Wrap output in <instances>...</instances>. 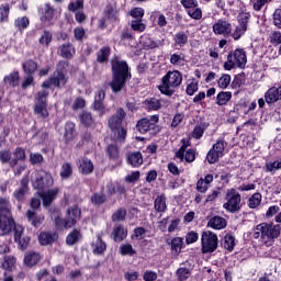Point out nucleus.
<instances>
[{"label": "nucleus", "mask_w": 281, "mask_h": 281, "mask_svg": "<svg viewBox=\"0 0 281 281\" xmlns=\"http://www.w3.org/2000/svg\"><path fill=\"white\" fill-rule=\"evenodd\" d=\"M30 178L24 177L20 181V188L15 189L13 192V196L16 201H25V195L27 194L30 187Z\"/></svg>", "instance_id": "4468645a"}, {"label": "nucleus", "mask_w": 281, "mask_h": 281, "mask_svg": "<svg viewBox=\"0 0 281 281\" xmlns=\"http://www.w3.org/2000/svg\"><path fill=\"white\" fill-rule=\"evenodd\" d=\"M41 261V255L38 252H29L24 257V262L27 267H34V265H38Z\"/></svg>", "instance_id": "a878e982"}, {"label": "nucleus", "mask_w": 281, "mask_h": 281, "mask_svg": "<svg viewBox=\"0 0 281 281\" xmlns=\"http://www.w3.org/2000/svg\"><path fill=\"white\" fill-rule=\"evenodd\" d=\"M139 177H142V173L139 171H134L125 178V181L126 183H135V181H138Z\"/></svg>", "instance_id": "0e129e2a"}, {"label": "nucleus", "mask_w": 281, "mask_h": 281, "mask_svg": "<svg viewBox=\"0 0 281 281\" xmlns=\"http://www.w3.org/2000/svg\"><path fill=\"white\" fill-rule=\"evenodd\" d=\"M85 7V0H76L68 5L70 12H79Z\"/></svg>", "instance_id": "09e8293b"}, {"label": "nucleus", "mask_w": 281, "mask_h": 281, "mask_svg": "<svg viewBox=\"0 0 281 281\" xmlns=\"http://www.w3.org/2000/svg\"><path fill=\"white\" fill-rule=\"evenodd\" d=\"M202 254H214L218 249V236L210 231L203 232L201 237Z\"/></svg>", "instance_id": "6e6552de"}, {"label": "nucleus", "mask_w": 281, "mask_h": 281, "mask_svg": "<svg viewBox=\"0 0 281 281\" xmlns=\"http://www.w3.org/2000/svg\"><path fill=\"white\" fill-rule=\"evenodd\" d=\"M74 175V170L71 169V164L64 162L61 166L60 177L61 179H69Z\"/></svg>", "instance_id": "4c0bfd02"}, {"label": "nucleus", "mask_w": 281, "mask_h": 281, "mask_svg": "<svg viewBox=\"0 0 281 281\" xmlns=\"http://www.w3.org/2000/svg\"><path fill=\"white\" fill-rule=\"evenodd\" d=\"M49 97V92L46 90H42L35 94V106L34 111L38 117L45 120V117L49 116V112L47 111V98Z\"/></svg>", "instance_id": "9d476101"}, {"label": "nucleus", "mask_w": 281, "mask_h": 281, "mask_svg": "<svg viewBox=\"0 0 281 281\" xmlns=\"http://www.w3.org/2000/svg\"><path fill=\"white\" fill-rule=\"evenodd\" d=\"M112 236L115 243H122V240L128 236V231H126L122 225H116L113 227Z\"/></svg>", "instance_id": "aec40b11"}, {"label": "nucleus", "mask_w": 281, "mask_h": 281, "mask_svg": "<svg viewBox=\"0 0 281 281\" xmlns=\"http://www.w3.org/2000/svg\"><path fill=\"white\" fill-rule=\"evenodd\" d=\"M144 106L146 111H159V109H161V101L150 98L144 101Z\"/></svg>", "instance_id": "393cba45"}, {"label": "nucleus", "mask_w": 281, "mask_h": 281, "mask_svg": "<svg viewBox=\"0 0 281 281\" xmlns=\"http://www.w3.org/2000/svg\"><path fill=\"white\" fill-rule=\"evenodd\" d=\"M268 172H276V170H281V160H276L274 162H269L266 165Z\"/></svg>", "instance_id": "bf43d9fd"}, {"label": "nucleus", "mask_w": 281, "mask_h": 281, "mask_svg": "<svg viewBox=\"0 0 281 281\" xmlns=\"http://www.w3.org/2000/svg\"><path fill=\"white\" fill-rule=\"evenodd\" d=\"M24 72L27 74V76H32L36 72V69H38V64L36 61L29 59L23 64Z\"/></svg>", "instance_id": "2f4dec72"}, {"label": "nucleus", "mask_w": 281, "mask_h": 281, "mask_svg": "<svg viewBox=\"0 0 281 281\" xmlns=\"http://www.w3.org/2000/svg\"><path fill=\"white\" fill-rule=\"evenodd\" d=\"M213 32L215 34H232V24L227 21H218L213 25Z\"/></svg>", "instance_id": "6ab92c4d"}, {"label": "nucleus", "mask_w": 281, "mask_h": 281, "mask_svg": "<svg viewBox=\"0 0 281 281\" xmlns=\"http://www.w3.org/2000/svg\"><path fill=\"white\" fill-rule=\"evenodd\" d=\"M90 201L93 205H102V203L106 202V195H104L103 193H94L91 196Z\"/></svg>", "instance_id": "37998d69"}, {"label": "nucleus", "mask_w": 281, "mask_h": 281, "mask_svg": "<svg viewBox=\"0 0 281 281\" xmlns=\"http://www.w3.org/2000/svg\"><path fill=\"white\" fill-rule=\"evenodd\" d=\"M270 43H272V45H276V43L281 45V33L278 31L272 32L270 34Z\"/></svg>", "instance_id": "69168bd1"}, {"label": "nucleus", "mask_w": 281, "mask_h": 281, "mask_svg": "<svg viewBox=\"0 0 281 281\" xmlns=\"http://www.w3.org/2000/svg\"><path fill=\"white\" fill-rule=\"evenodd\" d=\"M79 120L82 126H86V127L93 126V115H91L90 112H82L79 115Z\"/></svg>", "instance_id": "72a5a7b5"}, {"label": "nucleus", "mask_w": 281, "mask_h": 281, "mask_svg": "<svg viewBox=\"0 0 281 281\" xmlns=\"http://www.w3.org/2000/svg\"><path fill=\"white\" fill-rule=\"evenodd\" d=\"M271 0H252V8L257 12H260L262 10L263 5H267V3H270Z\"/></svg>", "instance_id": "052dcab7"}, {"label": "nucleus", "mask_w": 281, "mask_h": 281, "mask_svg": "<svg viewBox=\"0 0 281 281\" xmlns=\"http://www.w3.org/2000/svg\"><path fill=\"white\" fill-rule=\"evenodd\" d=\"M11 210L10 201L5 198H0V216H12Z\"/></svg>", "instance_id": "b1692460"}, {"label": "nucleus", "mask_w": 281, "mask_h": 281, "mask_svg": "<svg viewBox=\"0 0 281 281\" xmlns=\"http://www.w3.org/2000/svg\"><path fill=\"white\" fill-rule=\"evenodd\" d=\"M130 14L134 19L131 24L132 30L139 32L142 30V9L134 8L130 11Z\"/></svg>", "instance_id": "dca6fc26"}, {"label": "nucleus", "mask_w": 281, "mask_h": 281, "mask_svg": "<svg viewBox=\"0 0 281 281\" xmlns=\"http://www.w3.org/2000/svg\"><path fill=\"white\" fill-rule=\"evenodd\" d=\"M229 82H232V77L229 75H223L218 80L220 89H227Z\"/></svg>", "instance_id": "3c124183"}, {"label": "nucleus", "mask_w": 281, "mask_h": 281, "mask_svg": "<svg viewBox=\"0 0 281 281\" xmlns=\"http://www.w3.org/2000/svg\"><path fill=\"white\" fill-rule=\"evenodd\" d=\"M262 201V195L260 193H254L251 198L248 200V205L252 210L258 207Z\"/></svg>", "instance_id": "ea45409f"}, {"label": "nucleus", "mask_w": 281, "mask_h": 281, "mask_svg": "<svg viewBox=\"0 0 281 281\" xmlns=\"http://www.w3.org/2000/svg\"><path fill=\"white\" fill-rule=\"evenodd\" d=\"M224 153H225V142L217 140L216 144L213 145V147L210 149V151L206 155L207 162L217 164L218 158L223 157Z\"/></svg>", "instance_id": "f8f14e48"}, {"label": "nucleus", "mask_w": 281, "mask_h": 281, "mask_svg": "<svg viewBox=\"0 0 281 281\" xmlns=\"http://www.w3.org/2000/svg\"><path fill=\"white\" fill-rule=\"evenodd\" d=\"M52 43V33L49 31H44L42 36L40 37V45H49Z\"/></svg>", "instance_id": "864d4df0"}, {"label": "nucleus", "mask_w": 281, "mask_h": 281, "mask_svg": "<svg viewBox=\"0 0 281 281\" xmlns=\"http://www.w3.org/2000/svg\"><path fill=\"white\" fill-rule=\"evenodd\" d=\"M182 81L183 77L179 70L168 71L166 76L162 77V83L158 87V89L160 93L170 98V95L175 94V89H177Z\"/></svg>", "instance_id": "f03ea898"}, {"label": "nucleus", "mask_w": 281, "mask_h": 281, "mask_svg": "<svg viewBox=\"0 0 281 281\" xmlns=\"http://www.w3.org/2000/svg\"><path fill=\"white\" fill-rule=\"evenodd\" d=\"M104 98H105L104 90H99L94 97L93 109L94 111H98L100 115H104L105 113L104 103H103Z\"/></svg>", "instance_id": "f3484780"}, {"label": "nucleus", "mask_w": 281, "mask_h": 281, "mask_svg": "<svg viewBox=\"0 0 281 281\" xmlns=\"http://www.w3.org/2000/svg\"><path fill=\"white\" fill-rule=\"evenodd\" d=\"M54 7L49 3L44 4V14L42 16V21H52L54 19Z\"/></svg>", "instance_id": "e433bc0d"}, {"label": "nucleus", "mask_w": 281, "mask_h": 281, "mask_svg": "<svg viewBox=\"0 0 281 281\" xmlns=\"http://www.w3.org/2000/svg\"><path fill=\"white\" fill-rule=\"evenodd\" d=\"M159 122V115H151L149 119H142L143 131L148 132L150 128H155V124Z\"/></svg>", "instance_id": "5701e85b"}, {"label": "nucleus", "mask_w": 281, "mask_h": 281, "mask_svg": "<svg viewBox=\"0 0 281 281\" xmlns=\"http://www.w3.org/2000/svg\"><path fill=\"white\" fill-rule=\"evenodd\" d=\"M143 280H145V281H155V280H157V272L146 271L143 274Z\"/></svg>", "instance_id": "774afa93"}, {"label": "nucleus", "mask_w": 281, "mask_h": 281, "mask_svg": "<svg viewBox=\"0 0 281 281\" xmlns=\"http://www.w3.org/2000/svg\"><path fill=\"white\" fill-rule=\"evenodd\" d=\"M58 235L56 233H41L38 236L40 245H52L56 241Z\"/></svg>", "instance_id": "4be33fe9"}, {"label": "nucleus", "mask_w": 281, "mask_h": 281, "mask_svg": "<svg viewBox=\"0 0 281 281\" xmlns=\"http://www.w3.org/2000/svg\"><path fill=\"white\" fill-rule=\"evenodd\" d=\"M249 23V13H243L239 15V27L247 31V24Z\"/></svg>", "instance_id": "13d9d810"}, {"label": "nucleus", "mask_w": 281, "mask_h": 281, "mask_svg": "<svg viewBox=\"0 0 281 281\" xmlns=\"http://www.w3.org/2000/svg\"><path fill=\"white\" fill-rule=\"evenodd\" d=\"M127 161L134 168L142 166V153L135 151L127 155Z\"/></svg>", "instance_id": "cd10ccee"}, {"label": "nucleus", "mask_w": 281, "mask_h": 281, "mask_svg": "<svg viewBox=\"0 0 281 281\" xmlns=\"http://www.w3.org/2000/svg\"><path fill=\"white\" fill-rule=\"evenodd\" d=\"M31 182L35 190H46L54 186V178L45 170L34 171L31 176Z\"/></svg>", "instance_id": "7ed1b4c3"}, {"label": "nucleus", "mask_w": 281, "mask_h": 281, "mask_svg": "<svg viewBox=\"0 0 281 281\" xmlns=\"http://www.w3.org/2000/svg\"><path fill=\"white\" fill-rule=\"evenodd\" d=\"M278 229L273 224L261 223L255 228L254 238L261 240H276L278 238Z\"/></svg>", "instance_id": "20e7f679"}, {"label": "nucleus", "mask_w": 281, "mask_h": 281, "mask_svg": "<svg viewBox=\"0 0 281 281\" xmlns=\"http://www.w3.org/2000/svg\"><path fill=\"white\" fill-rule=\"evenodd\" d=\"M74 52V46L71 44H64L59 47V55L61 58H72Z\"/></svg>", "instance_id": "7c9ffc66"}, {"label": "nucleus", "mask_w": 281, "mask_h": 281, "mask_svg": "<svg viewBox=\"0 0 281 281\" xmlns=\"http://www.w3.org/2000/svg\"><path fill=\"white\" fill-rule=\"evenodd\" d=\"M176 43L178 45H186V43H188V35H186V33L180 32L176 35Z\"/></svg>", "instance_id": "338daca9"}, {"label": "nucleus", "mask_w": 281, "mask_h": 281, "mask_svg": "<svg viewBox=\"0 0 281 281\" xmlns=\"http://www.w3.org/2000/svg\"><path fill=\"white\" fill-rule=\"evenodd\" d=\"M245 75H237L235 76L232 87L233 89H239L240 86L245 85Z\"/></svg>", "instance_id": "6e6d98bb"}, {"label": "nucleus", "mask_w": 281, "mask_h": 281, "mask_svg": "<svg viewBox=\"0 0 281 281\" xmlns=\"http://www.w3.org/2000/svg\"><path fill=\"white\" fill-rule=\"evenodd\" d=\"M80 214L81 211L78 207V205H74L70 209L67 210V218L63 220L60 217H57L55 220V223L58 227H65V229H70V227H74L78 221H80Z\"/></svg>", "instance_id": "423d86ee"}, {"label": "nucleus", "mask_w": 281, "mask_h": 281, "mask_svg": "<svg viewBox=\"0 0 281 281\" xmlns=\"http://www.w3.org/2000/svg\"><path fill=\"white\" fill-rule=\"evenodd\" d=\"M188 14L189 16H191V19H195V21H199L200 19L203 18V12L201 11L200 8L189 9Z\"/></svg>", "instance_id": "5fc2aeb1"}, {"label": "nucleus", "mask_w": 281, "mask_h": 281, "mask_svg": "<svg viewBox=\"0 0 281 281\" xmlns=\"http://www.w3.org/2000/svg\"><path fill=\"white\" fill-rule=\"evenodd\" d=\"M265 100L268 104H273V102H278V100H280L278 89L270 88L265 94Z\"/></svg>", "instance_id": "bb28decb"}, {"label": "nucleus", "mask_w": 281, "mask_h": 281, "mask_svg": "<svg viewBox=\"0 0 281 281\" xmlns=\"http://www.w3.org/2000/svg\"><path fill=\"white\" fill-rule=\"evenodd\" d=\"M78 238H80V232L75 229L67 236L66 243L67 245H76V243H78Z\"/></svg>", "instance_id": "49530a36"}, {"label": "nucleus", "mask_w": 281, "mask_h": 281, "mask_svg": "<svg viewBox=\"0 0 281 281\" xmlns=\"http://www.w3.org/2000/svg\"><path fill=\"white\" fill-rule=\"evenodd\" d=\"M183 245V238L176 237L171 240V249L176 251V254L181 252V246Z\"/></svg>", "instance_id": "de8ad7c7"}, {"label": "nucleus", "mask_w": 281, "mask_h": 281, "mask_svg": "<svg viewBox=\"0 0 281 281\" xmlns=\"http://www.w3.org/2000/svg\"><path fill=\"white\" fill-rule=\"evenodd\" d=\"M105 250H106V244L104 241H102V238L98 237L93 252L100 255V254L104 252Z\"/></svg>", "instance_id": "8fccbe9b"}, {"label": "nucleus", "mask_w": 281, "mask_h": 281, "mask_svg": "<svg viewBox=\"0 0 281 281\" xmlns=\"http://www.w3.org/2000/svg\"><path fill=\"white\" fill-rule=\"evenodd\" d=\"M229 100H232V92H220L216 97V104H218V106H223L225 104H227V102H229Z\"/></svg>", "instance_id": "f704fd0d"}, {"label": "nucleus", "mask_w": 281, "mask_h": 281, "mask_svg": "<svg viewBox=\"0 0 281 281\" xmlns=\"http://www.w3.org/2000/svg\"><path fill=\"white\" fill-rule=\"evenodd\" d=\"M183 159L188 162V164H192V161H194V159H196V151H194V149H189L186 151Z\"/></svg>", "instance_id": "680f3d73"}, {"label": "nucleus", "mask_w": 281, "mask_h": 281, "mask_svg": "<svg viewBox=\"0 0 281 281\" xmlns=\"http://www.w3.org/2000/svg\"><path fill=\"white\" fill-rule=\"evenodd\" d=\"M126 218V210L119 209L112 214L113 223H120V221H124Z\"/></svg>", "instance_id": "c03bdc74"}, {"label": "nucleus", "mask_w": 281, "mask_h": 281, "mask_svg": "<svg viewBox=\"0 0 281 281\" xmlns=\"http://www.w3.org/2000/svg\"><path fill=\"white\" fill-rule=\"evenodd\" d=\"M222 245H223L224 249H227L228 251H233L234 247L236 246V241L234 239V236L226 235L224 237V241H223Z\"/></svg>", "instance_id": "58836bf2"}, {"label": "nucleus", "mask_w": 281, "mask_h": 281, "mask_svg": "<svg viewBox=\"0 0 281 281\" xmlns=\"http://www.w3.org/2000/svg\"><path fill=\"white\" fill-rule=\"evenodd\" d=\"M177 276H178L179 280H181V281L188 280V276H190V269L180 268L177 270Z\"/></svg>", "instance_id": "e2e57ef3"}, {"label": "nucleus", "mask_w": 281, "mask_h": 281, "mask_svg": "<svg viewBox=\"0 0 281 281\" xmlns=\"http://www.w3.org/2000/svg\"><path fill=\"white\" fill-rule=\"evenodd\" d=\"M14 229L12 215H0V236H8Z\"/></svg>", "instance_id": "ddd939ff"}, {"label": "nucleus", "mask_w": 281, "mask_h": 281, "mask_svg": "<svg viewBox=\"0 0 281 281\" xmlns=\"http://www.w3.org/2000/svg\"><path fill=\"white\" fill-rule=\"evenodd\" d=\"M155 210H157V212H166V198L164 195L156 198Z\"/></svg>", "instance_id": "79ce46f5"}, {"label": "nucleus", "mask_w": 281, "mask_h": 281, "mask_svg": "<svg viewBox=\"0 0 281 281\" xmlns=\"http://www.w3.org/2000/svg\"><path fill=\"white\" fill-rule=\"evenodd\" d=\"M15 25L19 30H25L30 25V20L26 16L15 20Z\"/></svg>", "instance_id": "4d7b16f0"}, {"label": "nucleus", "mask_w": 281, "mask_h": 281, "mask_svg": "<svg viewBox=\"0 0 281 281\" xmlns=\"http://www.w3.org/2000/svg\"><path fill=\"white\" fill-rule=\"evenodd\" d=\"M75 127L76 125L74 123H66L64 132V138L66 139V142H71V139H74Z\"/></svg>", "instance_id": "473e14b6"}, {"label": "nucleus", "mask_w": 281, "mask_h": 281, "mask_svg": "<svg viewBox=\"0 0 281 281\" xmlns=\"http://www.w3.org/2000/svg\"><path fill=\"white\" fill-rule=\"evenodd\" d=\"M14 265H16V258H14V256H5L4 262L2 263V269H12Z\"/></svg>", "instance_id": "a18cd8bd"}, {"label": "nucleus", "mask_w": 281, "mask_h": 281, "mask_svg": "<svg viewBox=\"0 0 281 281\" xmlns=\"http://www.w3.org/2000/svg\"><path fill=\"white\" fill-rule=\"evenodd\" d=\"M110 55H111V48L102 47L97 55L98 63H106L109 60Z\"/></svg>", "instance_id": "c9c22d12"}, {"label": "nucleus", "mask_w": 281, "mask_h": 281, "mask_svg": "<svg viewBox=\"0 0 281 281\" xmlns=\"http://www.w3.org/2000/svg\"><path fill=\"white\" fill-rule=\"evenodd\" d=\"M126 117V112H124L123 109H119L116 113L109 120V127L111 131H117V137L119 139H122L124 142L126 139V131L122 126V120Z\"/></svg>", "instance_id": "1a4fd4ad"}, {"label": "nucleus", "mask_w": 281, "mask_h": 281, "mask_svg": "<svg viewBox=\"0 0 281 281\" xmlns=\"http://www.w3.org/2000/svg\"><path fill=\"white\" fill-rule=\"evenodd\" d=\"M14 240L18 243L22 249H25L27 247V241L26 240H21V236L23 235V227L16 226L14 224Z\"/></svg>", "instance_id": "c756f323"}, {"label": "nucleus", "mask_w": 281, "mask_h": 281, "mask_svg": "<svg viewBox=\"0 0 281 281\" xmlns=\"http://www.w3.org/2000/svg\"><path fill=\"white\" fill-rule=\"evenodd\" d=\"M247 65V54L244 49H236L234 54L227 56V61L224 63V69L231 71L235 67L243 69Z\"/></svg>", "instance_id": "39448f33"}, {"label": "nucleus", "mask_w": 281, "mask_h": 281, "mask_svg": "<svg viewBox=\"0 0 281 281\" xmlns=\"http://www.w3.org/2000/svg\"><path fill=\"white\" fill-rule=\"evenodd\" d=\"M227 196L228 200L223 205L224 210L231 212L232 214L240 212V201H243L240 193H236V191L232 190L231 193H227Z\"/></svg>", "instance_id": "9b49d317"}, {"label": "nucleus", "mask_w": 281, "mask_h": 281, "mask_svg": "<svg viewBox=\"0 0 281 281\" xmlns=\"http://www.w3.org/2000/svg\"><path fill=\"white\" fill-rule=\"evenodd\" d=\"M113 79L110 82V87L113 93H120L126 85L128 78V64L126 61H113L112 63Z\"/></svg>", "instance_id": "f257e3e1"}, {"label": "nucleus", "mask_w": 281, "mask_h": 281, "mask_svg": "<svg viewBox=\"0 0 281 281\" xmlns=\"http://www.w3.org/2000/svg\"><path fill=\"white\" fill-rule=\"evenodd\" d=\"M78 166L81 175H91L93 172V162L87 157L79 159Z\"/></svg>", "instance_id": "a211bd4d"}, {"label": "nucleus", "mask_w": 281, "mask_h": 281, "mask_svg": "<svg viewBox=\"0 0 281 281\" xmlns=\"http://www.w3.org/2000/svg\"><path fill=\"white\" fill-rule=\"evenodd\" d=\"M4 82L9 85V87H16V85H19V74L12 72L9 76H5Z\"/></svg>", "instance_id": "a19ab883"}, {"label": "nucleus", "mask_w": 281, "mask_h": 281, "mask_svg": "<svg viewBox=\"0 0 281 281\" xmlns=\"http://www.w3.org/2000/svg\"><path fill=\"white\" fill-rule=\"evenodd\" d=\"M273 25L281 30V9H276L272 15Z\"/></svg>", "instance_id": "603ef678"}, {"label": "nucleus", "mask_w": 281, "mask_h": 281, "mask_svg": "<svg viewBox=\"0 0 281 281\" xmlns=\"http://www.w3.org/2000/svg\"><path fill=\"white\" fill-rule=\"evenodd\" d=\"M48 81L50 82V87H60V85H65L67 82V79H65L64 72H57L54 74Z\"/></svg>", "instance_id": "c85d7f7f"}, {"label": "nucleus", "mask_w": 281, "mask_h": 281, "mask_svg": "<svg viewBox=\"0 0 281 281\" xmlns=\"http://www.w3.org/2000/svg\"><path fill=\"white\" fill-rule=\"evenodd\" d=\"M30 207L26 211V218L33 227H41L43 225V221H45L44 215H36V210L41 207V199L38 198H33L30 202Z\"/></svg>", "instance_id": "0eeeda50"}, {"label": "nucleus", "mask_w": 281, "mask_h": 281, "mask_svg": "<svg viewBox=\"0 0 281 281\" xmlns=\"http://www.w3.org/2000/svg\"><path fill=\"white\" fill-rule=\"evenodd\" d=\"M58 192H59L58 188H54V189H48L47 191H42L40 193L44 207H49V205H52L56 196H58Z\"/></svg>", "instance_id": "2eb2a0df"}, {"label": "nucleus", "mask_w": 281, "mask_h": 281, "mask_svg": "<svg viewBox=\"0 0 281 281\" xmlns=\"http://www.w3.org/2000/svg\"><path fill=\"white\" fill-rule=\"evenodd\" d=\"M207 227H212L213 229H225V227H227V221L224 217L214 216L209 221Z\"/></svg>", "instance_id": "412c9836"}]
</instances>
